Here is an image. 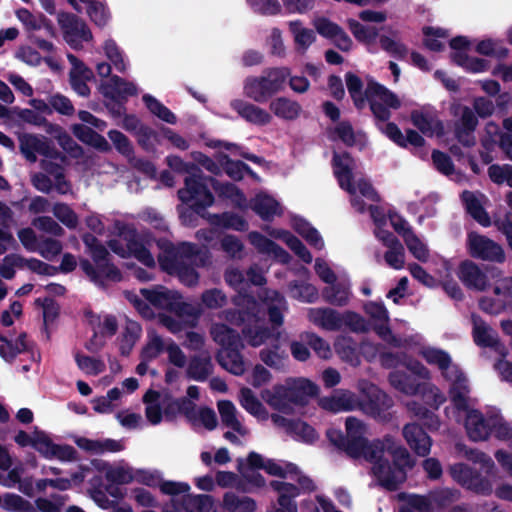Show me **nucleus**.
<instances>
[{
    "instance_id": "obj_43",
    "label": "nucleus",
    "mask_w": 512,
    "mask_h": 512,
    "mask_svg": "<svg viewBox=\"0 0 512 512\" xmlns=\"http://www.w3.org/2000/svg\"><path fill=\"white\" fill-rule=\"evenodd\" d=\"M211 187L219 197L230 200L236 206L241 207L246 202L244 193L233 183L220 182L214 177L208 179Z\"/></svg>"
},
{
    "instance_id": "obj_37",
    "label": "nucleus",
    "mask_w": 512,
    "mask_h": 512,
    "mask_svg": "<svg viewBox=\"0 0 512 512\" xmlns=\"http://www.w3.org/2000/svg\"><path fill=\"white\" fill-rule=\"evenodd\" d=\"M291 227L303 237L313 248L322 250L325 247L324 240L317 229H315L304 218L293 215L290 219Z\"/></svg>"
},
{
    "instance_id": "obj_60",
    "label": "nucleus",
    "mask_w": 512,
    "mask_h": 512,
    "mask_svg": "<svg viewBox=\"0 0 512 512\" xmlns=\"http://www.w3.org/2000/svg\"><path fill=\"white\" fill-rule=\"evenodd\" d=\"M55 443L47 435L46 432L39 430L37 427L34 429V442L33 448L44 458L52 459L55 453Z\"/></svg>"
},
{
    "instance_id": "obj_53",
    "label": "nucleus",
    "mask_w": 512,
    "mask_h": 512,
    "mask_svg": "<svg viewBox=\"0 0 512 512\" xmlns=\"http://www.w3.org/2000/svg\"><path fill=\"white\" fill-rule=\"evenodd\" d=\"M87 5V14L98 27H104L110 20V11L107 5L98 0H79Z\"/></svg>"
},
{
    "instance_id": "obj_32",
    "label": "nucleus",
    "mask_w": 512,
    "mask_h": 512,
    "mask_svg": "<svg viewBox=\"0 0 512 512\" xmlns=\"http://www.w3.org/2000/svg\"><path fill=\"white\" fill-rule=\"evenodd\" d=\"M473 333L475 342L481 346L494 347L501 355H505V348L497 338L496 332L479 317L473 316Z\"/></svg>"
},
{
    "instance_id": "obj_9",
    "label": "nucleus",
    "mask_w": 512,
    "mask_h": 512,
    "mask_svg": "<svg viewBox=\"0 0 512 512\" xmlns=\"http://www.w3.org/2000/svg\"><path fill=\"white\" fill-rule=\"evenodd\" d=\"M365 97L374 116L381 121H387L391 117V109L401 107V100L394 92L373 80L367 83Z\"/></svg>"
},
{
    "instance_id": "obj_30",
    "label": "nucleus",
    "mask_w": 512,
    "mask_h": 512,
    "mask_svg": "<svg viewBox=\"0 0 512 512\" xmlns=\"http://www.w3.org/2000/svg\"><path fill=\"white\" fill-rule=\"evenodd\" d=\"M403 437L407 444L412 450H414L420 456H426L429 454L431 449V439L422 430V428L416 424H407L403 428Z\"/></svg>"
},
{
    "instance_id": "obj_39",
    "label": "nucleus",
    "mask_w": 512,
    "mask_h": 512,
    "mask_svg": "<svg viewBox=\"0 0 512 512\" xmlns=\"http://www.w3.org/2000/svg\"><path fill=\"white\" fill-rule=\"evenodd\" d=\"M210 334L221 349L230 347H243L239 333L223 323L214 324Z\"/></svg>"
},
{
    "instance_id": "obj_15",
    "label": "nucleus",
    "mask_w": 512,
    "mask_h": 512,
    "mask_svg": "<svg viewBox=\"0 0 512 512\" xmlns=\"http://www.w3.org/2000/svg\"><path fill=\"white\" fill-rule=\"evenodd\" d=\"M59 25L63 31L64 40L75 50L82 48L83 42L92 40V33L87 24L71 13H61L58 16Z\"/></svg>"
},
{
    "instance_id": "obj_61",
    "label": "nucleus",
    "mask_w": 512,
    "mask_h": 512,
    "mask_svg": "<svg viewBox=\"0 0 512 512\" xmlns=\"http://www.w3.org/2000/svg\"><path fill=\"white\" fill-rule=\"evenodd\" d=\"M258 253H265L281 263L290 261V255L284 249L265 237L258 236Z\"/></svg>"
},
{
    "instance_id": "obj_2",
    "label": "nucleus",
    "mask_w": 512,
    "mask_h": 512,
    "mask_svg": "<svg viewBox=\"0 0 512 512\" xmlns=\"http://www.w3.org/2000/svg\"><path fill=\"white\" fill-rule=\"evenodd\" d=\"M248 281L244 275L237 269L227 270L224 278L226 283L236 290L232 302L238 309L225 311V318L230 323L241 326L248 324V344L256 347V330L253 332L251 326L256 324V297L248 290L250 285H256V263L250 265L248 272Z\"/></svg>"
},
{
    "instance_id": "obj_63",
    "label": "nucleus",
    "mask_w": 512,
    "mask_h": 512,
    "mask_svg": "<svg viewBox=\"0 0 512 512\" xmlns=\"http://www.w3.org/2000/svg\"><path fill=\"white\" fill-rule=\"evenodd\" d=\"M404 242L410 253L419 261L426 262L429 258L427 245L413 232L406 233Z\"/></svg>"
},
{
    "instance_id": "obj_31",
    "label": "nucleus",
    "mask_w": 512,
    "mask_h": 512,
    "mask_svg": "<svg viewBox=\"0 0 512 512\" xmlns=\"http://www.w3.org/2000/svg\"><path fill=\"white\" fill-rule=\"evenodd\" d=\"M278 338L279 332L275 329L268 333L258 330V346L266 341L268 342L267 348H263L260 351L261 359L271 367L279 366L282 359L281 354L278 351Z\"/></svg>"
},
{
    "instance_id": "obj_3",
    "label": "nucleus",
    "mask_w": 512,
    "mask_h": 512,
    "mask_svg": "<svg viewBox=\"0 0 512 512\" xmlns=\"http://www.w3.org/2000/svg\"><path fill=\"white\" fill-rule=\"evenodd\" d=\"M402 344L401 347L414 348L415 352L429 365H434L441 371L443 378L450 385L449 397L452 405L465 406L469 392L467 379L459 367L452 363V359L446 351L425 345L419 335L405 339Z\"/></svg>"
},
{
    "instance_id": "obj_41",
    "label": "nucleus",
    "mask_w": 512,
    "mask_h": 512,
    "mask_svg": "<svg viewBox=\"0 0 512 512\" xmlns=\"http://www.w3.org/2000/svg\"><path fill=\"white\" fill-rule=\"evenodd\" d=\"M468 213L482 226H489L490 219L483 209L484 195L465 191L462 194Z\"/></svg>"
},
{
    "instance_id": "obj_56",
    "label": "nucleus",
    "mask_w": 512,
    "mask_h": 512,
    "mask_svg": "<svg viewBox=\"0 0 512 512\" xmlns=\"http://www.w3.org/2000/svg\"><path fill=\"white\" fill-rule=\"evenodd\" d=\"M35 304L41 306L43 309V332L46 334V339L49 340L50 332L48 330V324L52 323L59 316L60 307L51 297H45L43 299L37 298Z\"/></svg>"
},
{
    "instance_id": "obj_18",
    "label": "nucleus",
    "mask_w": 512,
    "mask_h": 512,
    "mask_svg": "<svg viewBox=\"0 0 512 512\" xmlns=\"http://www.w3.org/2000/svg\"><path fill=\"white\" fill-rule=\"evenodd\" d=\"M158 262L162 270L169 275H176L186 286L192 287L199 281V274L195 268L179 259L175 253H167L158 256Z\"/></svg>"
},
{
    "instance_id": "obj_5",
    "label": "nucleus",
    "mask_w": 512,
    "mask_h": 512,
    "mask_svg": "<svg viewBox=\"0 0 512 512\" xmlns=\"http://www.w3.org/2000/svg\"><path fill=\"white\" fill-rule=\"evenodd\" d=\"M355 161L346 153H335L333 157V171L339 186L350 194L353 208L359 213L365 212V203L362 198L378 202L379 195L372 185L365 179H354Z\"/></svg>"
},
{
    "instance_id": "obj_34",
    "label": "nucleus",
    "mask_w": 512,
    "mask_h": 512,
    "mask_svg": "<svg viewBox=\"0 0 512 512\" xmlns=\"http://www.w3.org/2000/svg\"><path fill=\"white\" fill-rule=\"evenodd\" d=\"M458 109L461 112V118L456 124V136L461 143L466 146H471L475 142L472 132L477 126V118L468 107L459 106Z\"/></svg>"
},
{
    "instance_id": "obj_24",
    "label": "nucleus",
    "mask_w": 512,
    "mask_h": 512,
    "mask_svg": "<svg viewBox=\"0 0 512 512\" xmlns=\"http://www.w3.org/2000/svg\"><path fill=\"white\" fill-rule=\"evenodd\" d=\"M456 493L449 490H443L431 493L428 496L411 495L408 497V509H415L419 512H434L437 508L445 506L452 501Z\"/></svg>"
},
{
    "instance_id": "obj_25",
    "label": "nucleus",
    "mask_w": 512,
    "mask_h": 512,
    "mask_svg": "<svg viewBox=\"0 0 512 512\" xmlns=\"http://www.w3.org/2000/svg\"><path fill=\"white\" fill-rule=\"evenodd\" d=\"M289 76L290 69L287 67H277L263 71L261 78L258 80V96H271L281 91Z\"/></svg>"
},
{
    "instance_id": "obj_48",
    "label": "nucleus",
    "mask_w": 512,
    "mask_h": 512,
    "mask_svg": "<svg viewBox=\"0 0 512 512\" xmlns=\"http://www.w3.org/2000/svg\"><path fill=\"white\" fill-rule=\"evenodd\" d=\"M211 224L236 231H246L248 229L247 221L240 215L233 212H223L221 214L210 215Z\"/></svg>"
},
{
    "instance_id": "obj_21",
    "label": "nucleus",
    "mask_w": 512,
    "mask_h": 512,
    "mask_svg": "<svg viewBox=\"0 0 512 512\" xmlns=\"http://www.w3.org/2000/svg\"><path fill=\"white\" fill-rule=\"evenodd\" d=\"M412 124L424 135L440 136L443 134V123L431 106H423L411 112Z\"/></svg>"
},
{
    "instance_id": "obj_45",
    "label": "nucleus",
    "mask_w": 512,
    "mask_h": 512,
    "mask_svg": "<svg viewBox=\"0 0 512 512\" xmlns=\"http://www.w3.org/2000/svg\"><path fill=\"white\" fill-rule=\"evenodd\" d=\"M219 162L222 167L221 171L223 170L234 181L243 179L245 173H249L251 177L256 178V173L241 160H232L228 155L220 154Z\"/></svg>"
},
{
    "instance_id": "obj_4",
    "label": "nucleus",
    "mask_w": 512,
    "mask_h": 512,
    "mask_svg": "<svg viewBox=\"0 0 512 512\" xmlns=\"http://www.w3.org/2000/svg\"><path fill=\"white\" fill-rule=\"evenodd\" d=\"M93 262L86 258L79 261L80 269L87 278L101 289L107 288V282L118 283L123 279L121 270L113 263L108 249L92 233L86 232L81 236Z\"/></svg>"
},
{
    "instance_id": "obj_51",
    "label": "nucleus",
    "mask_w": 512,
    "mask_h": 512,
    "mask_svg": "<svg viewBox=\"0 0 512 512\" xmlns=\"http://www.w3.org/2000/svg\"><path fill=\"white\" fill-rule=\"evenodd\" d=\"M381 362L386 367H396L400 363H402L404 366L407 367L408 370H410L415 375L423 379L430 378V371L422 363L416 360H402L399 357L394 356L392 354H384L381 356Z\"/></svg>"
},
{
    "instance_id": "obj_54",
    "label": "nucleus",
    "mask_w": 512,
    "mask_h": 512,
    "mask_svg": "<svg viewBox=\"0 0 512 512\" xmlns=\"http://www.w3.org/2000/svg\"><path fill=\"white\" fill-rule=\"evenodd\" d=\"M222 424L232 430L243 434L242 426L236 417V407L230 400H220L217 403Z\"/></svg>"
},
{
    "instance_id": "obj_62",
    "label": "nucleus",
    "mask_w": 512,
    "mask_h": 512,
    "mask_svg": "<svg viewBox=\"0 0 512 512\" xmlns=\"http://www.w3.org/2000/svg\"><path fill=\"white\" fill-rule=\"evenodd\" d=\"M54 216L67 228L75 229L79 219L76 212L66 203H56L53 206Z\"/></svg>"
},
{
    "instance_id": "obj_27",
    "label": "nucleus",
    "mask_w": 512,
    "mask_h": 512,
    "mask_svg": "<svg viewBox=\"0 0 512 512\" xmlns=\"http://www.w3.org/2000/svg\"><path fill=\"white\" fill-rule=\"evenodd\" d=\"M102 95L107 99H121L127 101L129 97L137 95V87L124 78L113 75L100 86Z\"/></svg>"
},
{
    "instance_id": "obj_11",
    "label": "nucleus",
    "mask_w": 512,
    "mask_h": 512,
    "mask_svg": "<svg viewBox=\"0 0 512 512\" xmlns=\"http://www.w3.org/2000/svg\"><path fill=\"white\" fill-rule=\"evenodd\" d=\"M469 393L470 391L467 393L465 406H453L456 410L466 413L464 427L469 439L474 442L486 441L491 435L493 412L483 414L479 410L472 408V400Z\"/></svg>"
},
{
    "instance_id": "obj_49",
    "label": "nucleus",
    "mask_w": 512,
    "mask_h": 512,
    "mask_svg": "<svg viewBox=\"0 0 512 512\" xmlns=\"http://www.w3.org/2000/svg\"><path fill=\"white\" fill-rule=\"evenodd\" d=\"M329 285L322 291L324 300L335 306L346 305L351 295L350 285L347 283L335 284V282Z\"/></svg>"
},
{
    "instance_id": "obj_29",
    "label": "nucleus",
    "mask_w": 512,
    "mask_h": 512,
    "mask_svg": "<svg viewBox=\"0 0 512 512\" xmlns=\"http://www.w3.org/2000/svg\"><path fill=\"white\" fill-rule=\"evenodd\" d=\"M307 318L315 326L327 330L341 329V313L328 307H315L307 309Z\"/></svg>"
},
{
    "instance_id": "obj_13",
    "label": "nucleus",
    "mask_w": 512,
    "mask_h": 512,
    "mask_svg": "<svg viewBox=\"0 0 512 512\" xmlns=\"http://www.w3.org/2000/svg\"><path fill=\"white\" fill-rule=\"evenodd\" d=\"M258 470L279 478L295 479L303 491L315 490L314 482L307 476L302 475L298 468L291 463H284L258 455Z\"/></svg>"
},
{
    "instance_id": "obj_38",
    "label": "nucleus",
    "mask_w": 512,
    "mask_h": 512,
    "mask_svg": "<svg viewBox=\"0 0 512 512\" xmlns=\"http://www.w3.org/2000/svg\"><path fill=\"white\" fill-rule=\"evenodd\" d=\"M73 135L86 145L92 146L101 152H108L111 147L104 136L84 124L72 125Z\"/></svg>"
},
{
    "instance_id": "obj_6",
    "label": "nucleus",
    "mask_w": 512,
    "mask_h": 512,
    "mask_svg": "<svg viewBox=\"0 0 512 512\" xmlns=\"http://www.w3.org/2000/svg\"><path fill=\"white\" fill-rule=\"evenodd\" d=\"M319 387L308 378H288L281 385H277L273 390H263L262 399L272 407L289 411L292 405L304 406L308 401L317 396Z\"/></svg>"
},
{
    "instance_id": "obj_57",
    "label": "nucleus",
    "mask_w": 512,
    "mask_h": 512,
    "mask_svg": "<svg viewBox=\"0 0 512 512\" xmlns=\"http://www.w3.org/2000/svg\"><path fill=\"white\" fill-rule=\"evenodd\" d=\"M424 36V44L428 49L440 51L445 47L449 33L442 28L426 27L424 28Z\"/></svg>"
},
{
    "instance_id": "obj_23",
    "label": "nucleus",
    "mask_w": 512,
    "mask_h": 512,
    "mask_svg": "<svg viewBox=\"0 0 512 512\" xmlns=\"http://www.w3.org/2000/svg\"><path fill=\"white\" fill-rule=\"evenodd\" d=\"M450 46L454 50L453 61L467 71L481 73L488 69V63L485 60L467 55L466 48L469 46L467 38L456 37L450 41Z\"/></svg>"
},
{
    "instance_id": "obj_42",
    "label": "nucleus",
    "mask_w": 512,
    "mask_h": 512,
    "mask_svg": "<svg viewBox=\"0 0 512 512\" xmlns=\"http://www.w3.org/2000/svg\"><path fill=\"white\" fill-rule=\"evenodd\" d=\"M271 111L279 118L284 120H294L302 112L301 105L286 97H278L270 103Z\"/></svg>"
},
{
    "instance_id": "obj_17",
    "label": "nucleus",
    "mask_w": 512,
    "mask_h": 512,
    "mask_svg": "<svg viewBox=\"0 0 512 512\" xmlns=\"http://www.w3.org/2000/svg\"><path fill=\"white\" fill-rule=\"evenodd\" d=\"M491 435L502 441H509L511 452L504 449L496 451L495 458L504 471L512 477V424L498 412L492 413Z\"/></svg>"
},
{
    "instance_id": "obj_40",
    "label": "nucleus",
    "mask_w": 512,
    "mask_h": 512,
    "mask_svg": "<svg viewBox=\"0 0 512 512\" xmlns=\"http://www.w3.org/2000/svg\"><path fill=\"white\" fill-rule=\"evenodd\" d=\"M270 235L276 239L282 240L303 262L309 264L313 257L306 246L290 231L284 229H274Z\"/></svg>"
},
{
    "instance_id": "obj_52",
    "label": "nucleus",
    "mask_w": 512,
    "mask_h": 512,
    "mask_svg": "<svg viewBox=\"0 0 512 512\" xmlns=\"http://www.w3.org/2000/svg\"><path fill=\"white\" fill-rule=\"evenodd\" d=\"M282 213L283 209L276 199L265 192H258V216L271 220Z\"/></svg>"
},
{
    "instance_id": "obj_59",
    "label": "nucleus",
    "mask_w": 512,
    "mask_h": 512,
    "mask_svg": "<svg viewBox=\"0 0 512 512\" xmlns=\"http://www.w3.org/2000/svg\"><path fill=\"white\" fill-rule=\"evenodd\" d=\"M74 358L78 368L88 375L97 376L105 371V363L98 358L86 356L80 352L75 353Z\"/></svg>"
},
{
    "instance_id": "obj_26",
    "label": "nucleus",
    "mask_w": 512,
    "mask_h": 512,
    "mask_svg": "<svg viewBox=\"0 0 512 512\" xmlns=\"http://www.w3.org/2000/svg\"><path fill=\"white\" fill-rule=\"evenodd\" d=\"M274 424L282 428L293 438L306 443H313L318 438L315 429L306 422L300 420H289L279 415H272Z\"/></svg>"
},
{
    "instance_id": "obj_14",
    "label": "nucleus",
    "mask_w": 512,
    "mask_h": 512,
    "mask_svg": "<svg viewBox=\"0 0 512 512\" xmlns=\"http://www.w3.org/2000/svg\"><path fill=\"white\" fill-rule=\"evenodd\" d=\"M286 310L287 302L278 291L258 288V316L267 315L273 327H280Z\"/></svg>"
},
{
    "instance_id": "obj_35",
    "label": "nucleus",
    "mask_w": 512,
    "mask_h": 512,
    "mask_svg": "<svg viewBox=\"0 0 512 512\" xmlns=\"http://www.w3.org/2000/svg\"><path fill=\"white\" fill-rule=\"evenodd\" d=\"M288 28L293 37L295 50L300 54H304L316 41L315 32L305 27L300 20L290 21Z\"/></svg>"
},
{
    "instance_id": "obj_47",
    "label": "nucleus",
    "mask_w": 512,
    "mask_h": 512,
    "mask_svg": "<svg viewBox=\"0 0 512 512\" xmlns=\"http://www.w3.org/2000/svg\"><path fill=\"white\" fill-rule=\"evenodd\" d=\"M288 293L290 297L304 303H313L319 298L318 289L305 281H291L288 285Z\"/></svg>"
},
{
    "instance_id": "obj_55",
    "label": "nucleus",
    "mask_w": 512,
    "mask_h": 512,
    "mask_svg": "<svg viewBox=\"0 0 512 512\" xmlns=\"http://www.w3.org/2000/svg\"><path fill=\"white\" fill-rule=\"evenodd\" d=\"M142 100L147 109L162 121L168 124H175L177 122L176 115L152 95L145 94Z\"/></svg>"
},
{
    "instance_id": "obj_28",
    "label": "nucleus",
    "mask_w": 512,
    "mask_h": 512,
    "mask_svg": "<svg viewBox=\"0 0 512 512\" xmlns=\"http://www.w3.org/2000/svg\"><path fill=\"white\" fill-rule=\"evenodd\" d=\"M237 469L240 476L237 475L233 487L242 493L251 492L256 487V451L248 454L247 463L239 460Z\"/></svg>"
},
{
    "instance_id": "obj_50",
    "label": "nucleus",
    "mask_w": 512,
    "mask_h": 512,
    "mask_svg": "<svg viewBox=\"0 0 512 512\" xmlns=\"http://www.w3.org/2000/svg\"><path fill=\"white\" fill-rule=\"evenodd\" d=\"M175 253L177 257L183 261L189 260L190 262H196L199 260L200 266H205L207 261V255L202 253L201 249L194 243L183 242L177 248L172 247L165 251L167 253Z\"/></svg>"
},
{
    "instance_id": "obj_7",
    "label": "nucleus",
    "mask_w": 512,
    "mask_h": 512,
    "mask_svg": "<svg viewBox=\"0 0 512 512\" xmlns=\"http://www.w3.org/2000/svg\"><path fill=\"white\" fill-rule=\"evenodd\" d=\"M192 172L185 177V186L178 190L179 200L184 204H194L196 209L206 210L214 203V195L210 191L209 178L196 165L191 166Z\"/></svg>"
},
{
    "instance_id": "obj_33",
    "label": "nucleus",
    "mask_w": 512,
    "mask_h": 512,
    "mask_svg": "<svg viewBox=\"0 0 512 512\" xmlns=\"http://www.w3.org/2000/svg\"><path fill=\"white\" fill-rule=\"evenodd\" d=\"M242 347L220 349L216 354L217 363L234 375H242L245 371L243 357L240 353Z\"/></svg>"
},
{
    "instance_id": "obj_64",
    "label": "nucleus",
    "mask_w": 512,
    "mask_h": 512,
    "mask_svg": "<svg viewBox=\"0 0 512 512\" xmlns=\"http://www.w3.org/2000/svg\"><path fill=\"white\" fill-rule=\"evenodd\" d=\"M494 294L505 304V309L512 312V278L499 279L494 286Z\"/></svg>"
},
{
    "instance_id": "obj_20",
    "label": "nucleus",
    "mask_w": 512,
    "mask_h": 512,
    "mask_svg": "<svg viewBox=\"0 0 512 512\" xmlns=\"http://www.w3.org/2000/svg\"><path fill=\"white\" fill-rule=\"evenodd\" d=\"M468 247L470 254L475 258L497 262H502L505 258L501 246L474 232L468 235Z\"/></svg>"
},
{
    "instance_id": "obj_44",
    "label": "nucleus",
    "mask_w": 512,
    "mask_h": 512,
    "mask_svg": "<svg viewBox=\"0 0 512 512\" xmlns=\"http://www.w3.org/2000/svg\"><path fill=\"white\" fill-rule=\"evenodd\" d=\"M334 349L342 361L352 366H358L360 364V356L351 338L338 336L334 342Z\"/></svg>"
},
{
    "instance_id": "obj_46",
    "label": "nucleus",
    "mask_w": 512,
    "mask_h": 512,
    "mask_svg": "<svg viewBox=\"0 0 512 512\" xmlns=\"http://www.w3.org/2000/svg\"><path fill=\"white\" fill-rule=\"evenodd\" d=\"M212 373V364L209 357L193 356L190 358L186 370L189 379L204 382Z\"/></svg>"
},
{
    "instance_id": "obj_16",
    "label": "nucleus",
    "mask_w": 512,
    "mask_h": 512,
    "mask_svg": "<svg viewBox=\"0 0 512 512\" xmlns=\"http://www.w3.org/2000/svg\"><path fill=\"white\" fill-rule=\"evenodd\" d=\"M450 474L452 478L475 493L489 495L493 491L492 482L481 476L469 466L458 463L450 467Z\"/></svg>"
},
{
    "instance_id": "obj_8",
    "label": "nucleus",
    "mask_w": 512,
    "mask_h": 512,
    "mask_svg": "<svg viewBox=\"0 0 512 512\" xmlns=\"http://www.w3.org/2000/svg\"><path fill=\"white\" fill-rule=\"evenodd\" d=\"M140 294L155 308L174 313L180 318L197 316L194 306L184 302L178 291L157 285L153 288L140 289Z\"/></svg>"
},
{
    "instance_id": "obj_36",
    "label": "nucleus",
    "mask_w": 512,
    "mask_h": 512,
    "mask_svg": "<svg viewBox=\"0 0 512 512\" xmlns=\"http://www.w3.org/2000/svg\"><path fill=\"white\" fill-rule=\"evenodd\" d=\"M458 277L469 288L481 291L487 287L485 274L473 262H463L459 267Z\"/></svg>"
},
{
    "instance_id": "obj_19",
    "label": "nucleus",
    "mask_w": 512,
    "mask_h": 512,
    "mask_svg": "<svg viewBox=\"0 0 512 512\" xmlns=\"http://www.w3.org/2000/svg\"><path fill=\"white\" fill-rule=\"evenodd\" d=\"M312 25L320 36L330 39L340 50H351L352 39L337 23L325 16H315Z\"/></svg>"
},
{
    "instance_id": "obj_10",
    "label": "nucleus",
    "mask_w": 512,
    "mask_h": 512,
    "mask_svg": "<svg viewBox=\"0 0 512 512\" xmlns=\"http://www.w3.org/2000/svg\"><path fill=\"white\" fill-rule=\"evenodd\" d=\"M318 403L322 409L333 413L360 409L370 416L379 415V408L375 404H362L349 390H336L332 395L320 398Z\"/></svg>"
},
{
    "instance_id": "obj_58",
    "label": "nucleus",
    "mask_w": 512,
    "mask_h": 512,
    "mask_svg": "<svg viewBox=\"0 0 512 512\" xmlns=\"http://www.w3.org/2000/svg\"><path fill=\"white\" fill-rule=\"evenodd\" d=\"M389 381L395 389L406 395H415L419 390V385L415 380L401 371L391 372Z\"/></svg>"
},
{
    "instance_id": "obj_22",
    "label": "nucleus",
    "mask_w": 512,
    "mask_h": 512,
    "mask_svg": "<svg viewBox=\"0 0 512 512\" xmlns=\"http://www.w3.org/2000/svg\"><path fill=\"white\" fill-rule=\"evenodd\" d=\"M365 312L371 317L374 323V330L384 341L394 345L395 347H401L402 340L396 338L389 326V316L386 308L378 303L369 302L365 305Z\"/></svg>"
},
{
    "instance_id": "obj_12",
    "label": "nucleus",
    "mask_w": 512,
    "mask_h": 512,
    "mask_svg": "<svg viewBox=\"0 0 512 512\" xmlns=\"http://www.w3.org/2000/svg\"><path fill=\"white\" fill-rule=\"evenodd\" d=\"M20 152L27 161L34 163L37 160L36 154L49 159H63L61 153L53 146L51 140L45 136H38L29 133L19 135Z\"/></svg>"
},
{
    "instance_id": "obj_1",
    "label": "nucleus",
    "mask_w": 512,
    "mask_h": 512,
    "mask_svg": "<svg viewBox=\"0 0 512 512\" xmlns=\"http://www.w3.org/2000/svg\"><path fill=\"white\" fill-rule=\"evenodd\" d=\"M345 452L353 458H364L372 464V474L379 484L395 490L406 479V470L413 466L408 451L390 435L368 441L367 426L355 417L345 421Z\"/></svg>"
}]
</instances>
